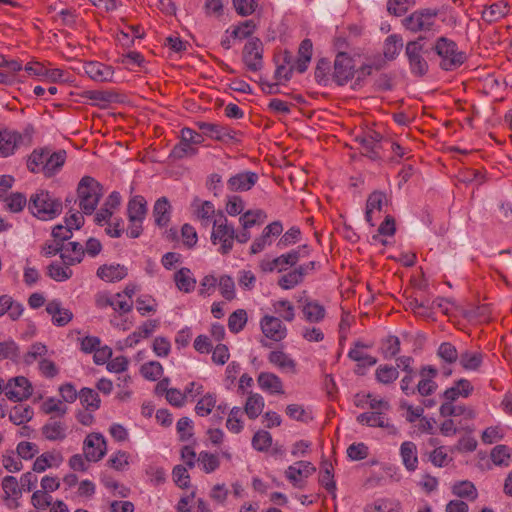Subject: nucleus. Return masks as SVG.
I'll list each match as a JSON object with an SVG mask.
<instances>
[{
	"label": "nucleus",
	"instance_id": "obj_30",
	"mask_svg": "<svg viewBox=\"0 0 512 512\" xmlns=\"http://www.w3.org/2000/svg\"><path fill=\"white\" fill-rule=\"evenodd\" d=\"M172 207L166 197H160L153 206L154 222L159 227H166L171 218Z\"/></svg>",
	"mask_w": 512,
	"mask_h": 512
},
{
	"label": "nucleus",
	"instance_id": "obj_33",
	"mask_svg": "<svg viewBox=\"0 0 512 512\" xmlns=\"http://www.w3.org/2000/svg\"><path fill=\"white\" fill-rule=\"evenodd\" d=\"M509 10L510 6L508 2L500 0L485 7L482 11V19L488 23L497 22L504 18L509 13Z\"/></svg>",
	"mask_w": 512,
	"mask_h": 512
},
{
	"label": "nucleus",
	"instance_id": "obj_49",
	"mask_svg": "<svg viewBox=\"0 0 512 512\" xmlns=\"http://www.w3.org/2000/svg\"><path fill=\"white\" fill-rule=\"evenodd\" d=\"M403 47V39L398 34L389 35L383 47V54L386 59L394 60Z\"/></svg>",
	"mask_w": 512,
	"mask_h": 512
},
{
	"label": "nucleus",
	"instance_id": "obj_62",
	"mask_svg": "<svg viewBox=\"0 0 512 512\" xmlns=\"http://www.w3.org/2000/svg\"><path fill=\"white\" fill-rule=\"evenodd\" d=\"M197 461L205 473H212L220 466L218 456L206 451L200 452Z\"/></svg>",
	"mask_w": 512,
	"mask_h": 512
},
{
	"label": "nucleus",
	"instance_id": "obj_38",
	"mask_svg": "<svg viewBox=\"0 0 512 512\" xmlns=\"http://www.w3.org/2000/svg\"><path fill=\"white\" fill-rule=\"evenodd\" d=\"M313 44L310 39H304L298 49V58L293 66L299 73H304L312 58Z\"/></svg>",
	"mask_w": 512,
	"mask_h": 512
},
{
	"label": "nucleus",
	"instance_id": "obj_15",
	"mask_svg": "<svg viewBox=\"0 0 512 512\" xmlns=\"http://www.w3.org/2000/svg\"><path fill=\"white\" fill-rule=\"evenodd\" d=\"M2 490L4 492L3 500L9 509L19 507V499L22 496V490L18 480L14 476H5L2 479Z\"/></svg>",
	"mask_w": 512,
	"mask_h": 512
},
{
	"label": "nucleus",
	"instance_id": "obj_64",
	"mask_svg": "<svg viewBox=\"0 0 512 512\" xmlns=\"http://www.w3.org/2000/svg\"><path fill=\"white\" fill-rule=\"evenodd\" d=\"M247 323V313L243 309L234 311L228 319V328L233 333H238L243 330Z\"/></svg>",
	"mask_w": 512,
	"mask_h": 512
},
{
	"label": "nucleus",
	"instance_id": "obj_34",
	"mask_svg": "<svg viewBox=\"0 0 512 512\" xmlns=\"http://www.w3.org/2000/svg\"><path fill=\"white\" fill-rule=\"evenodd\" d=\"M440 415L443 417L463 416L465 419H474L476 414L472 408L464 405H456L454 402L445 401L439 409Z\"/></svg>",
	"mask_w": 512,
	"mask_h": 512
},
{
	"label": "nucleus",
	"instance_id": "obj_22",
	"mask_svg": "<svg viewBox=\"0 0 512 512\" xmlns=\"http://www.w3.org/2000/svg\"><path fill=\"white\" fill-rule=\"evenodd\" d=\"M316 471L312 463L308 461H298L290 465L285 471V477L294 485L298 486L301 478H307Z\"/></svg>",
	"mask_w": 512,
	"mask_h": 512
},
{
	"label": "nucleus",
	"instance_id": "obj_55",
	"mask_svg": "<svg viewBox=\"0 0 512 512\" xmlns=\"http://www.w3.org/2000/svg\"><path fill=\"white\" fill-rule=\"evenodd\" d=\"M216 395L214 393H207L198 400L195 406V412L198 416L204 417L209 415L213 408L216 407Z\"/></svg>",
	"mask_w": 512,
	"mask_h": 512
},
{
	"label": "nucleus",
	"instance_id": "obj_42",
	"mask_svg": "<svg viewBox=\"0 0 512 512\" xmlns=\"http://www.w3.org/2000/svg\"><path fill=\"white\" fill-rule=\"evenodd\" d=\"M264 398L258 394L249 392L244 406V412L250 419H256L263 412Z\"/></svg>",
	"mask_w": 512,
	"mask_h": 512
},
{
	"label": "nucleus",
	"instance_id": "obj_10",
	"mask_svg": "<svg viewBox=\"0 0 512 512\" xmlns=\"http://www.w3.org/2000/svg\"><path fill=\"white\" fill-rule=\"evenodd\" d=\"M355 74V63L351 56L339 52L334 60L332 80L339 86L345 85Z\"/></svg>",
	"mask_w": 512,
	"mask_h": 512
},
{
	"label": "nucleus",
	"instance_id": "obj_45",
	"mask_svg": "<svg viewBox=\"0 0 512 512\" xmlns=\"http://www.w3.org/2000/svg\"><path fill=\"white\" fill-rule=\"evenodd\" d=\"M84 256L83 246L78 242H69L65 251L61 253L64 264L75 265L82 261Z\"/></svg>",
	"mask_w": 512,
	"mask_h": 512
},
{
	"label": "nucleus",
	"instance_id": "obj_1",
	"mask_svg": "<svg viewBox=\"0 0 512 512\" xmlns=\"http://www.w3.org/2000/svg\"><path fill=\"white\" fill-rule=\"evenodd\" d=\"M66 160L65 150L51 152L47 147L35 149L27 160V168L33 173L42 172L50 177L64 165Z\"/></svg>",
	"mask_w": 512,
	"mask_h": 512
},
{
	"label": "nucleus",
	"instance_id": "obj_18",
	"mask_svg": "<svg viewBox=\"0 0 512 512\" xmlns=\"http://www.w3.org/2000/svg\"><path fill=\"white\" fill-rule=\"evenodd\" d=\"M259 176L252 171L238 173L229 178L227 187L233 192H242L250 190L258 181Z\"/></svg>",
	"mask_w": 512,
	"mask_h": 512
},
{
	"label": "nucleus",
	"instance_id": "obj_12",
	"mask_svg": "<svg viewBox=\"0 0 512 512\" xmlns=\"http://www.w3.org/2000/svg\"><path fill=\"white\" fill-rule=\"evenodd\" d=\"M33 387L24 376L10 378L6 383L5 396L14 402H22L31 397Z\"/></svg>",
	"mask_w": 512,
	"mask_h": 512
},
{
	"label": "nucleus",
	"instance_id": "obj_7",
	"mask_svg": "<svg viewBox=\"0 0 512 512\" xmlns=\"http://www.w3.org/2000/svg\"><path fill=\"white\" fill-rule=\"evenodd\" d=\"M438 10L432 8L418 9L402 20V25L412 33L433 30Z\"/></svg>",
	"mask_w": 512,
	"mask_h": 512
},
{
	"label": "nucleus",
	"instance_id": "obj_21",
	"mask_svg": "<svg viewBox=\"0 0 512 512\" xmlns=\"http://www.w3.org/2000/svg\"><path fill=\"white\" fill-rule=\"evenodd\" d=\"M269 363L281 371L295 374L297 372L296 361L283 350H273L267 357Z\"/></svg>",
	"mask_w": 512,
	"mask_h": 512
},
{
	"label": "nucleus",
	"instance_id": "obj_8",
	"mask_svg": "<svg viewBox=\"0 0 512 512\" xmlns=\"http://www.w3.org/2000/svg\"><path fill=\"white\" fill-rule=\"evenodd\" d=\"M204 137L201 133L185 127L180 131V141L172 149V156L177 159L192 157L198 153L197 146L202 144Z\"/></svg>",
	"mask_w": 512,
	"mask_h": 512
},
{
	"label": "nucleus",
	"instance_id": "obj_9",
	"mask_svg": "<svg viewBox=\"0 0 512 512\" xmlns=\"http://www.w3.org/2000/svg\"><path fill=\"white\" fill-rule=\"evenodd\" d=\"M422 37L416 40L409 41L406 44L405 54L409 61L411 73L415 76H423L428 72V62L422 56L423 45L421 44Z\"/></svg>",
	"mask_w": 512,
	"mask_h": 512
},
{
	"label": "nucleus",
	"instance_id": "obj_3",
	"mask_svg": "<svg viewBox=\"0 0 512 512\" xmlns=\"http://www.w3.org/2000/svg\"><path fill=\"white\" fill-rule=\"evenodd\" d=\"M103 195V186L95 178L91 176L81 178L77 186V200L83 214H93Z\"/></svg>",
	"mask_w": 512,
	"mask_h": 512
},
{
	"label": "nucleus",
	"instance_id": "obj_17",
	"mask_svg": "<svg viewBox=\"0 0 512 512\" xmlns=\"http://www.w3.org/2000/svg\"><path fill=\"white\" fill-rule=\"evenodd\" d=\"M459 353L456 347L450 342H443L437 349V356L443 361L441 372L445 377L452 374L451 365L459 360Z\"/></svg>",
	"mask_w": 512,
	"mask_h": 512
},
{
	"label": "nucleus",
	"instance_id": "obj_35",
	"mask_svg": "<svg viewBox=\"0 0 512 512\" xmlns=\"http://www.w3.org/2000/svg\"><path fill=\"white\" fill-rule=\"evenodd\" d=\"M194 214L198 220L201 221L202 226L208 227L211 218L215 215V207L210 201H202L195 199L192 203Z\"/></svg>",
	"mask_w": 512,
	"mask_h": 512
},
{
	"label": "nucleus",
	"instance_id": "obj_26",
	"mask_svg": "<svg viewBox=\"0 0 512 512\" xmlns=\"http://www.w3.org/2000/svg\"><path fill=\"white\" fill-rule=\"evenodd\" d=\"M46 311L52 316L53 324L57 326H65L73 318V313L69 309L64 308L58 300L48 302Z\"/></svg>",
	"mask_w": 512,
	"mask_h": 512
},
{
	"label": "nucleus",
	"instance_id": "obj_20",
	"mask_svg": "<svg viewBox=\"0 0 512 512\" xmlns=\"http://www.w3.org/2000/svg\"><path fill=\"white\" fill-rule=\"evenodd\" d=\"M437 369L433 366H424L420 370L421 379L417 384L416 391L422 396H429L437 389L434 378L437 376Z\"/></svg>",
	"mask_w": 512,
	"mask_h": 512
},
{
	"label": "nucleus",
	"instance_id": "obj_60",
	"mask_svg": "<svg viewBox=\"0 0 512 512\" xmlns=\"http://www.w3.org/2000/svg\"><path fill=\"white\" fill-rule=\"evenodd\" d=\"M198 128L202 131V135H206L212 139L223 140L227 135L225 129L217 124L207 123V122H198Z\"/></svg>",
	"mask_w": 512,
	"mask_h": 512
},
{
	"label": "nucleus",
	"instance_id": "obj_40",
	"mask_svg": "<svg viewBox=\"0 0 512 512\" xmlns=\"http://www.w3.org/2000/svg\"><path fill=\"white\" fill-rule=\"evenodd\" d=\"M127 275V269L119 264L102 265L97 269V276L107 282L122 280Z\"/></svg>",
	"mask_w": 512,
	"mask_h": 512
},
{
	"label": "nucleus",
	"instance_id": "obj_11",
	"mask_svg": "<svg viewBox=\"0 0 512 512\" xmlns=\"http://www.w3.org/2000/svg\"><path fill=\"white\" fill-rule=\"evenodd\" d=\"M263 44L259 38H251L243 48L242 60L251 72L261 70L263 66Z\"/></svg>",
	"mask_w": 512,
	"mask_h": 512
},
{
	"label": "nucleus",
	"instance_id": "obj_58",
	"mask_svg": "<svg viewBox=\"0 0 512 512\" xmlns=\"http://www.w3.org/2000/svg\"><path fill=\"white\" fill-rule=\"evenodd\" d=\"M286 265H290L287 253L282 254L272 260L264 259L260 262L259 267L263 272H273L274 270L283 271Z\"/></svg>",
	"mask_w": 512,
	"mask_h": 512
},
{
	"label": "nucleus",
	"instance_id": "obj_39",
	"mask_svg": "<svg viewBox=\"0 0 512 512\" xmlns=\"http://www.w3.org/2000/svg\"><path fill=\"white\" fill-rule=\"evenodd\" d=\"M63 461V457L58 452H46L36 458L33 464L35 472H44L47 468L58 467Z\"/></svg>",
	"mask_w": 512,
	"mask_h": 512
},
{
	"label": "nucleus",
	"instance_id": "obj_16",
	"mask_svg": "<svg viewBox=\"0 0 512 512\" xmlns=\"http://www.w3.org/2000/svg\"><path fill=\"white\" fill-rule=\"evenodd\" d=\"M387 204V197L383 192L374 191L367 199L365 219L371 225L374 226V220L380 218L382 207Z\"/></svg>",
	"mask_w": 512,
	"mask_h": 512
},
{
	"label": "nucleus",
	"instance_id": "obj_31",
	"mask_svg": "<svg viewBox=\"0 0 512 512\" xmlns=\"http://www.w3.org/2000/svg\"><path fill=\"white\" fill-rule=\"evenodd\" d=\"M473 386L467 379H460L454 383V385L446 389L443 393L445 401L454 402L458 398H467L473 392Z\"/></svg>",
	"mask_w": 512,
	"mask_h": 512
},
{
	"label": "nucleus",
	"instance_id": "obj_48",
	"mask_svg": "<svg viewBox=\"0 0 512 512\" xmlns=\"http://www.w3.org/2000/svg\"><path fill=\"white\" fill-rule=\"evenodd\" d=\"M459 362L463 369L476 371L483 362V355L477 351H464L459 355Z\"/></svg>",
	"mask_w": 512,
	"mask_h": 512
},
{
	"label": "nucleus",
	"instance_id": "obj_27",
	"mask_svg": "<svg viewBox=\"0 0 512 512\" xmlns=\"http://www.w3.org/2000/svg\"><path fill=\"white\" fill-rule=\"evenodd\" d=\"M159 327V321L156 319L147 320L140 325L133 333L125 339L126 347L137 345L141 339L148 338Z\"/></svg>",
	"mask_w": 512,
	"mask_h": 512
},
{
	"label": "nucleus",
	"instance_id": "obj_32",
	"mask_svg": "<svg viewBox=\"0 0 512 512\" xmlns=\"http://www.w3.org/2000/svg\"><path fill=\"white\" fill-rule=\"evenodd\" d=\"M257 383L259 387L266 392L271 394H284L283 382L274 373L261 372L258 375Z\"/></svg>",
	"mask_w": 512,
	"mask_h": 512
},
{
	"label": "nucleus",
	"instance_id": "obj_51",
	"mask_svg": "<svg viewBox=\"0 0 512 512\" xmlns=\"http://www.w3.org/2000/svg\"><path fill=\"white\" fill-rule=\"evenodd\" d=\"M267 218L266 213L261 209L248 210L239 219L242 228L250 229L256 224H261Z\"/></svg>",
	"mask_w": 512,
	"mask_h": 512
},
{
	"label": "nucleus",
	"instance_id": "obj_53",
	"mask_svg": "<svg viewBox=\"0 0 512 512\" xmlns=\"http://www.w3.org/2000/svg\"><path fill=\"white\" fill-rule=\"evenodd\" d=\"M302 269H294L281 276L278 280V285L285 290L293 289L298 284L302 283L304 277Z\"/></svg>",
	"mask_w": 512,
	"mask_h": 512
},
{
	"label": "nucleus",
	"instance_id": "obj_29",
	"mask_svg": "<svg viewBox=\"0 0 512 512\" xmlns=\"http://www.w3.org/2000/svg\"><path fill=\"white\" fill-rule=\"evenodd\" d=\"M23 312V305L15 301L10 295L3 294L0 296V317L7 314L11 321H17Z\"/></svg>",
	"mask_w": 512,
	"mask_h": 512
},
{
	"label": "nucleus",
	"instance_id": "obj_36",
	"mask_svg": "<svg viewBox=\"0 0 512 512\" xmlns=\"http://www.w3.org/2000/svg\"><path fill=\"white\" fill-rule=\"evenodd\" d=\"M371 347L372 344L357 341L354 347L350 349L348 357L353 361L359 362V366H374L377 363V359L363 351V349Z\"/></svg>",
	"mask_w": 512,
	"mask_h": 512
},
{
	"label": "nucleus",
	"instance_id": "obj_2",
	"mask_svg": "<svg viewBox=\"0 0 512 512\" xmlns=\"http://www.w3.org/2000/svg\"><path fill=\"white\" fill-rule=\"evenodd\" d=\"M432 50L440 58V68L445 71L456 70L467 59L466 53L459 49L457 43L444 36L435 40Z\"/></svg>",
	"mask_w": 512,
	"mask_h": 512
},
{
	"label": "nucleus",
	"instance_id": "obj_50",
	"mask_svg": "<svg viewBox=\"0 0 512 512\" xmlns=\"http://www.w3.org/2000/svg\"><path fill=\"white\" fill-rule=\"evenodd\" d=\"M357 140L369 152H376L380 146L382 135L375 130H367L361 135L357 136Z\"/></svg>",
	"mask_w": 512,
	"mask_h": 512
},
{
	"label": "nucleus",
	"instance_id": "obj_24",
	"mask_svg": "<svg viewBox=\"0 0 512 512\" xmlns=\"http://www.w3.org/2000/svg\"><path fill=\"white\" fill-rule=\"evenodd\" d=\"M303 319L308 323H319L326 316L325 307L316 300L306 299L301 306Z\"/></svg>",
	"mask_w": 512,
	"mask_h": 512
},
{
	"label": "nucleus",
	"instance_id": "obj_61",
	"mask_svg": "<svg viewBox=\"0 0 512 512\" xmlns=\"http://www.w3.org/2000/svg\"><path fill=\"white\" fill-rule=\"evenodd\" d=\"M69 266L70 265L67 264L63 266L59 263H51L48 266V275L55 281H66L72 276V270L69 268Z\"/></svg>",
	"mask_w": 512,
	"mask_h": 512
},
{
	"label": "nucleus",
	"instance_id": "obj_5",
	"mask_svg": "<svg viewBox=\"0 0 512 512\" xmlns=\"http://www.w3.org/2000/svg\"><path fill=\"white\" fill-rule=\"evenodd\" d=\"M236 232L234 226L228 223L223 212L219 211L215 215L213 221V229L211 232V242L213 245H219L218 252L227 255L234 246Z\"/></svg>",
	"mask_w": 512,
	"mask_h": 512
},
{
	"label": "nucleus",
	"instance_id": "obj_14",
	"mask_svg": "<svg viewBox=\"0 0 512 512\" xmlns=\"http://www.w3.org/2000/svg\"><path fill=\"white\" fill-rule=\"evenodd\" d=\"M83 452L88 461H100L107 452L104 436L101 433H90L87 435L83 442Z\"/></svg>",
	"mask_w": 512,
	"mask_h": 512
},
{
	"label": "nucleus",
	"instance_id": "obj_54",
	"mask_svg": "<svg viewBox=\"0 0 512 512\" xmlns=\"http://www.w3.org/2000/svg\"><path fill=\"white\" fill-rule=\"evenodd\" d=\"M330 72H331L330 62L325 58H321L320 60H318L314 75H315L316 81L319 84H321L323 86L328 85L330 79H332V73H330Z\"/></svg>",
	"mask_w": 512,
	"mask_h": 512
},
{
	"label": "nucleus",
	"instance_id": "obj_44",
	"mask_svg": "<svg viewBox=\"0 0 512 512\" xmlns=\"http://www.w3.org/2000/svg\"><path fill=\"white\" fill-rule=\"evenodd\" d=\"M79 399L85 410L89 412H95L101 406L99 394L91 388H82L79 391Z\"/></svg>",
	"mask_w": 512,
	"mask_h": 512
},
{
	"label": "nucleus",
	"instance_id": "obj_4",
	"mask_svg": "<svg viewBox=\"0 0 512 512\" xmlns=\"http://www.w3.org/2000/svg\"><path fill=\"white\" fill-rule=\"evenodd\" d=\"M30 212L41 220H50L62 211V202L48 191L40 190L32 194L28 203Z\"/></svg>",
	"mask_w": 512,
	"mask_h": 512
},
{
	"label": "nucleus",
	"instance_id": "obj_23",
	"mask_svg": "<svg viewBox=\"0 0 512 512\" xmlns=\"http://www.w3.org/2000/svg\"><path fill=\"white\" fill-rule=\"evenodd\" d=\"M41 430L47 440L62 441L66 438L67 425L64 421L51 417Z\"/></svg>",
	"mask_w": 512,
	"mask_h": 512
},
{
	"label": "nucleus",
	"instance_id": "obj_25",
	"mask_svg": "<svg viewBox=\"0 0 512 512\" xmlns=\"http://www.w3.org/2000/svg\"><path fill=\"white\" fill-rule=\"evenodd\" d=\"M22 137L16 131L4 129L0 131V157H8L14 154Z\"/></svg>",
	"mask_w": 512,
	"mask_h": 512
},
{
	"label": "nucleus",
	"instance_id": "obj_47",
	"mask_svg": "<svg viewBox=\"0 0 512 512\" xmlns=\"http://www.w3.org/2000/svg\"><path fill=\"white\" fill-rule=\"evenodd\" d=\"M273 310L275 314L278 315V317L282 321L286 322H292L294 321L296 317V312L294 305L287 299H281L274 301L272 303Z\"/></svg>",
	"mask_w": 512,
	"mask_h": 512
},
{
	"label": "nucleus",
	"instance_id": "obj_19",
	"mask_svg": "<svg viewBox=\"0 0 512 512\" xmlns=\"http://www.w3.org/2000/svg\"><path fill=\"white\" fill-rule=\"evenodd\" d=\"M357 422L362 425H367L369 427H380L389 429L390 432L396 433V428L394 425L390 424L389 418L385 413L381 411H370L364 412L357 416Z\"/></svg>",
	"mask_w": 512,
	"mask_h": 512
},
{
	"label": "nucleus",
	"instance_id": "obj_57",
	"mask_svg": "<svg viewBox=\"0 0 512 512\" xmlns=\"http://www.w3.org/2000/svg\"><path fill=\"white\" fill-rule=\"evenodd\" d=\"M381 352L385 359L394 358L400 352V339L390 335L381 343Z\"/></svg>",
	"mask_w": 512,
	"mask_h": 512
},
{
	"label": "nucleus",
	"instance_id": "obj_43",
	"mask_svg": "<svg viewBox=\"0 0 512 512\" xmlns=\"http://www.w3.org/2000/svg\"><path fill=\"white\" fill-rule=\"evenodd\" d=\"M334 468L331 462L323 461L319 475V483L333 496L336 497V483L334 481Z\"/></svg>",
	"mask_w": 512,
	"mask_h": 512
},
{
	"label": "nucleus",
	"instance_id": "obj_41",
	"mask_svg": "<svg viewBox=\"0 0 512 512\" xmlns=\"http://www.w3.org/2000/svg\"><path fill=\"white\" fill-rule=\"evenodd\" d=\"M176 287L184 292L190 293L195 289L196 279L192 276L189 268L183 267L174 274Z\"/></svg>",
	"mask_w": 512,
	"mask_h": 512
},
{
	"label": "nucleus",
	"instance_id": "obj_52",
	"mask_svg": "<svg viewBox=\"0 0 512 512\" xmlns=\"http://www.w3.org/2000/svg\"><path fill=\"white\" fill-rule=\"evenodd\" d=\"M512 458V449L506 445H497L491 451V460L497 466L507 467Z\"/></svg>",
	"mask_w": 512,
	"mask_h": 512
},
{
	"label": "nucleus",
	"instance_id": "obj_59",
	"mask_svg": "<svg viewBox=\"0 0 512 512\" xmlns=\"http://www.w3.org/2000/svg\"><path fill=\"white\" fill-rule=\"evenodd\" d=\"M399 376L397 367L389 365H380L375 372L377 381L383 384L394 382Z\"/></svg>",
	"mask_w": 512,
	"mask_h": 512
},
{
	"label": "nucleus",
	"instance_id": "obj_13",
	"mask_svg": "<svg viewBox=\"0 0 512 512\" xmlns=\"http://www.w3.org/2000/svg\"><path fill=\"white\" fill-rule=\"evenodd\" d=\"M260 329L263 335L275 342H280L287 337L288 330L283 321L273 315H264L260 320Z\"/></svg>",
	"mask_w": 512,
	"mask_h": 512
},
{
	"label": "nucleus",
	"instance_id": "obj_63",
	"mask_svg": "<svg viewBox=\"0 0 512 512\" xmlns=\"http://www.w3.org/2000/svg\"><path fill=\"white\" fill-rule=\"evenodd\" d=\"M452 492L454 495L462 498L474 500L477 497V490L470 481H461L453 485Z\"/></svg>",
	"mask_w": 512,
	"mask_h": 512
},
{
	"label": "nucleus",
	"instance_id": "obj_37",
	"mask_svg": "<svg viewBox=\"0 0 512 512\" xmlns=\"http://www.w3.org/2000/svg\"><path fill=\"white\" fill-rule=\"evenodd\" d=\"M400 455L403 465L408 471H415L418 467L417 447L411 441H405L400 446Z\"/></svg>",
	"mask_w": 512,
	"mask_h": 512
},
{
	"label": "nucleus",
	"instance_id": "obj_56",
	"mask_svg": "<svg viewBox=\"0 0 512 512\" xmlns=\"http://www.w3.org/2000/svg\"><path fill=\"white\" fill-rule=\"evenodd\" d=\"M41 410L45 414H56L59 417H63L67 413L68 408L61 400L49 397L42 403Z\"/></svg>",
	"mask_w": 512,
	"mask_h": 512
},
{
	"label": "nucleus",
	"instance_id": "obj_28",
	"mask_svg": "<svg viewBox=\"0 0 512 512\" xmlns=\"http://www.w3.org/2000/svg\"><path fill=\"white\" fill-rule=\"evenodd\" d=\"M85 73L94 81L107 82L113 77L112 67L100 62H88L84 65Z\"/></svg>",
	"mask_w": 512,
	"mask_h": 512
},
{
	"label": "nucleus",
	"instance_id": "obj_6",
	"mask_svg": "<svg viewBox=\"0 0 512 512\" xmlns=\"http://www.w3.org/2000/svg\"><path fill=\"white\" fill-rule=\"evenodd\" d=\"M147 214V201L141 195L131 198L127 205L129 225L127 235L130 238H138L143 231V221Z\"/></svg>",
	"mask_w": 512,
	"mask_h": 512
},
{
	"label": "nucleus",
	"instance_id": "obj_46",
	"mask_svg": "<svg viewBox=\"0 0 512 512\" xmlns=\"http://www.w3.org/2000/svg\"><path fill=\"white\" fill-rule=\"evenodd\" d=\"M34 415L33 409L29 405L18 404L9 411V419L15 425H22L29 422Z\"/></svg>",
	"mask_w": 512,
	"mask_h": 512
}]
</instances>
